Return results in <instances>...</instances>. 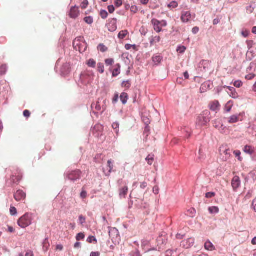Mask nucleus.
<instances>
[{"label":"nucleus","instance_id":"nucleus-18","mask_svg":"<svg viewBox=\"0 0 256 256\" xmlns=\"http://www.w3.org/2000/svg\"><path fill=\"white\" fill-rule=\"evenodd\" d=\"M234 102L232 100L228 102L225 105L224 110L226 112H230L233 106Z\"/></svg>","mask_w":256,"mask_h":256},{"label":"nucleus","instance_id":"nucleus-47","mask_svg":"<svg viewBox=\"0 0 256 256\" xmlns=\"http://www.w3.org/2000/svg\"><path fill=\"white\" fill-rule=\"evenodd\" d=\"M23 114L26 118H28L30 116V112L28 110H24Z\"/></svg>","mask_w":256,"mask_h":256},{"label":"nucleus","instance_id":"nucleus-13","mask_svg":"<svg viewBox=\"0 0 256 256\" xmlns=\"http://www.w3.org/2000/svg\"><path fill=\"white\" fill-rule=\"evenodd\" d=\"M210 108L212 111H217L220 110V105L218 100H214L210 102Z\"/></svg>","mask_w":256,"mask_h":256},{"label":"nucleus","instance_id":"nucleus-3","mask_svg":"<svg viewBox=\"0 0 256 256\" xmlns=\"http://www.w3.org/2000/svg\"><path fill=\"white\" fill-rule=\"evenodd\" d=\"M210 112L208 111L204 112L200 114L196 120L197 126L202 127L206 126L210 121Z\"/></svg>","mask_w":256,"mask_h":256},{"label":"nucleus","instance_id":"nucleus-30","mask_svg":"<svg viewBox=\"0 0 256 256\" xmlns=\"http://www.w3.org/2000/svg\"><path fill=\"white\" fill-rule=\"evenodd\" d=\"M234 154L236 157H238V160H240V161L242 160V158L240 156L241 152L240 150H234Z\"/></svg>","mask_w":256,"mask_h":256},{"label":"nucleus","instance_id":"nucleus-19","mask_svg":"<svg viewBox=\"0 0 256 256\" xmlns=\"http://www.w3.org/2000/svg\"><path fill=\"white\" fill-rule=\"evenodd\" d=\"M128 34V32L127 30H122L119 32L118 38L120 39H124Z\"/></svg>","mask_w":256,"mask_h":256},{"label":"nucleus","instance_id":"nucleus-59","mask_svg":"<svg viewBox=\"0 0 256 256\" xmlns=\"http://www.w3.org/2000/svg\"><path fill=\"white\" fill-rule=\"evenodd\" d=\"M26 256H34V254L32 251L26 252Z\"/></svg>","mask_w":256,"mask_h":256},{"label":"nucleus","instance_id":"nucleus-57","mask_svg":"<svg viewBox=\"0 0 256 256\" xmlns=\"http://www.w3.org/2000/svg\"><path fill=\"white\" fill-rule=\"evenodd\" d=\"M98 128V130H102V125L98 124L95 126L94 129Z\"/></svg>","mask_w":256,"mask_h":256},{"label":"nucleus","instance_id":"nucleus-48","mask_svg":"<svg viewBox=\"0 0 256 256\" xmlns=\"http://www.w3.org/2000/svg\"><path fill=\"white\" fill-rule=\"evenodd\" d=\"M108 10L110 14H112L114 12V10H115L114 7L112 5L109 6H108Z\"/></svg>","mask_w":256,"mask_h":256},{"label":"nucleus","instance_id":"nucleus-34","mask_svg":"<svg viewBox=\"0 0 256 256\" xmlns=\"http://www.w3.org/2000/svg\"><path fill=\"white\" fill-rule=\"evenodd\" d=\"M92 108H94L97 111H100L101 110V108L99 104V102H98L96 104H92Z\"/></svg>","mask_w":256,"mask_h":256},{"label":"nucleus","instance_id":"nucleus-45","mask_svg":"<svg viewBox=\"0 0 256 256\" xmlns=\"http://www.w3.org/2000/svg\"><path fill=\"white\" fill-rule=\"evenodd\" d=\"M108 166L109 168V172H110L113 168V165L112 164V160H108Z\"/></svg>","mask_w":256,"mask_h":256},{"label":"nucleus","instance_id":"nucleus-11","mask_svg":"<svg viewBox=\"0 0 256 256\" xmlns=\"http://www.w3.org/2000/svg\"><path fill=\"white\" fill-rule=\"evenodd\" d=\"M128 186H125L119 188V196L120 198H124L128 193Z\"/></svg>","mask_w":256,"mask_h":256},{"label":"nucleus","instance_id":"nucleus-27","mask_svg":"<svg viewBox=\"0 0 256 256\" xmlns=\"http://www.w3.org/2000/svg\"><path fill=\"white\" fill-rule=\"evenodd\" d=\"M104 68L103 64L98 63V70L100 73L102 74L104 72Z\"/></svg>","mask_w":256,"mask_h":256},{"label":"nucleus","instance_id":"nucleus-31","mask_svg":"<svg viewBox=\"0 0 256 256\" xmlns=\"http://www.w3.org/2000/svg\"><path fill=\"white\" fill-rule=\"evenodd\" d=\"M125 48L126 50H129L132 48L135 50H137L136 46L135 44L132 45L130 44H126L125 46Z\"/></svg>","mask_w":256,"mask_h":256},{"label":"nucleus","instance_id":"nucleus-64","mask_svg":"<svg viewBox=\"0 0 256 256\" xmlns=\"http://www.w3.org/2000/svg\"><path fill=\"white\" fill-rule=\"evenodd\" d=\"M132 256H140V254L138 252H134Z\"/></svg>","mask_w":256,"mask_h":256},{"label":"nucleus","instance_id":"nucleus-25","mask_svg":"<svg viewBox=\"0 0 256 256\" xmlns=\"http://www.w3.org/2000/svg\"><path fill=\"white\" fill-rule=\"evenodd\" d=\"M120 98V100H121L122 104H125L127 100H128L127 94L126 93H122L121 94Z\"/></svg>","mask_w":256,"mask_h":256},{"label":"nucleus","instance_id":"nucleus-44","mask_svg":"<svg viewBox=\"0 0 256 256\" xmlns=\"http://www.w3.org/2000/svg\"><path fill=\"white\" fill-rule=\"evenodd\" d=\"M80 196L82 198H85L87 196V192L82 188V190L81 192Z\"/></svg>","mask_w":256,"mask_h":256},{"label":"nucleus","instance_id":"nucleus-51","mask_svg":"<svg viewBox=\"0 0 256 256\" xmlns=\"http://www.w3.org/2000/svg\"><path fill=\"white\" fill-rule=\"evenodd\" d=\"M178 6V4L176 2H174V1H173L172 2H171L169 4H168V7H172V8H176V6Z\"/></svg>","mask_w":256,"mask_h":256},{"label":"nucleus","instance_id":"nucleus-52","mask_svg":"<svg viewBox=\"0 0 256 256\" xmlns=\"http://www.w3.org/2000/svg\"><path fill=\"white\" fill-rule=\"evenodd\" d=\"M199 32V28L198 26L194 27L192 30L194 34H196Z\"/></svg>","mask_w":256,"mask_h":256},{"label":"nucleus","instance_id":"nucleus-42","mask_svg":"<svg viewBox=\"0 0 256 256\" xmlns=\"http://www.w3.org/2000/svg\"><path fill=\"white\" fill-rule=\"evenodd\" d=\"M256 75L254 74H250L246 76V78L248 80H251L255 77Z\"/></svg>","mask_w":256,"mask_h":256},{"label":"nucleus","instance_id":"nucleus-54","mask_svg":"<svg viewBox=\"0 0 256 256\" xmlns=\"http://www.w3.org/2000/svg\"><path fill=\"white\" fill-rule=\"evenodd\" d=\"M148 186L147 182H142L140 184V188L144 189L145 188Z\"/></svg>","mask_w":256,"mask_h":256},{"label":"nucleus","instance_id":"nucleus-4","mask_svg":"<svg viewBox=\"0 0 256 256\" xmlns=\"http://www.w3.org/2000/svg\"><path fill=\"white\" fill-rule=\"evenodd\" d=\"M151 22L154 30L157 32H160L162 30V27H165L167 26V22L164 20L160 21L156 19L153 18Z\"/></svg>","mask_w":256,"mask_h":256},{"label":"nucleus","instance_id":"nucleus-49","mask_svg":"<svg viewBox=\"0 0 256 256\" xmlns=\"http://www.w3.org/2000/svg\"><path fill=\"white\" fill-rule=\"evenodd\" d=\"M186 50V48L184 46H182L178 47L177 50V51L178 52L180 53H183L185 52Z\"/></svg>","mask_w":256,"mask_h":256},{"label":"nucleus","instance_id":"nucleus-28","mask_svg":"<svg viewBox=\"0 0 256 256\" xmlns=\"http://www.w3.org/2000/svg\"><path fill=\"white\" fill-rule=\"evenodd\" d=\"M119 126L120 124L118 122H114L112 124V128L116 130V132L118 134L119 131Z\"/></svg>","mask_w":256,"mask_h":256},{"label":"nucleus","instance_id":"nucleus-58","mask_svg":"<svg viewBox=\"0 0 256 256\" xmlns=\"http://www.w3.org/2000/svg\"><path fill=\"white\" fill-rule=\"evenodd\" d=\"M56 248L58 250H63V246L62 245L59 244V245L56 246Z\"/></svg>","mask_w":256,"mask_h":256},{"label":"nucleus","instance_id":"nucleus-9","mask_svg":"<svg viewBox=\"0 0 256 256\" xmlns=\"http://www.w3.org/2000/svg\"><path fill=\"white\" fill-rule=\"evenodd\" d=\"M79 14L80 10L78 7L74 6L71 8L69 12V16L70 18H76L78 16Z\"/></svg>","mask_w":256,"mask_h":256},{"label":"nucleus","instance_id":"nucleus-8","mask_svg":"<svg viewBox=\"0 0 256 256\" xmlns=\"http://www.w3.org/2000/svg\"><path fill=\"white\" fill-rule=\"evenodd\" d=\"M107 28L110 32H114L116 28V19L112 18L110 20L108 23L107 24Z\"/></svg>","mask_w":256,"mask_h":256},{"label":"nucleus","instance_id":"nucleus-1","mask_svg":"<svg viewBox=\"0 0 256 256\" xmlns=\"http://www.w3.org/2000/svg\"><path fill=\"white\" fill-rule=\"evenodd\" d=\"M32 220V214L26 213L18 219V224L20 227L24 228L31 224Z\"/></svg>","mask_w":256,"mask_h":256},{"label":"nucleus","instance_id":"nucleus-33","mask_svg":"<svg viewBox=\"0 0 256 256\" xmlns=\"http://www.w3.org/2000/svg\"><path fill=\"white\" fill-rule=\"evenodd\" d=\"M105 63L106 66H112L114 63V60L112 58L106 59Z\"/></svg>","mask_w":256,"mask_h":256},{"label":"nucleus","instance_id":"nucleus-50","mask_svg":"<svg viewBox=\"0 0 256 256\" xmlns=\"http://www.w3.org/2000/svg\"><path fill=\"white\" fill-rule=\"evenodd\" d=\"M242 86V82L240 81H236L234 83V86L236 88H240Z\"/></svg>","mask_w":256,"mask_h":256},{"label":"nucleus","instance_id":"nucleus-61","mask_svg":"<svg viewBox=\"0 0 256 256\" xmlns=\"http://www.w3.org/2000/svg\"><path fill=\"white\" fill-rule=\"evenodd\" d=\"M80 246V243L79 242H77L74 244V247L75 248H78Z\"/></svg>","mask_w":256,"mask_h":256},{"label":"nucleus","instance_id":"nucleus-6","mask_svg":"<svg viewBox=\"0 0 256 256\" xmlns=\"http://www.w3.org/2000/svg\"><path fill=\"white\" fill-rule=\"evenodd\" d=\"M220 152L222 156H224L223 160L225 161L227 160L230 156V152L229 148L226 147H220Z\"/></svg>","mask_w":256,"mask_h":256},{"label":"nucleus","instance_id":"nucleus-24","mask_svg":"<svg viewBox=\"0 0 256 256\" xmlns=\"http://www.w3.org/2000/svg\"><path fill=\"white\" fill-rule=\"evenodd\" d=\"M84 20L86 23L88 24H91L94 22L93 18L90 16L84 18Z\"/></svg>","mask_w":256,"mask_h":256},{"label":"nucleus","instance_id":"nucleus-63","mask_svg":"<svg viewBox=\"0 0 256 256\" xmlns=\"http://www.w3.org/2000/svg\"><path fill=\"white\" fill-rule=\"evenodd\" d=\"M252 244L254 245L256 244V236L254 237L252 240Z\"/></svg>","mask_w":256,"mask_h":256},{"label":"nucleus","instance_id":"nucleus-46","mask_svg":"<svg viewBox=\"0 0 256 256\" xmlns=\"http://www.w3.org/2000/svg\"><path fill=\"white\" fill-rule=\"evenodd\" d=\"M250 32L248 30H244L242 32V34L244 38H246L248 36Z\"/></svg>","mask_w":256,"mask_h":256},{"label":"nucleus","instance_id":"nucleus-43","mask_svg":"<svg viewBox=\"0 0 256 256\" xmlns=\"http://www.w3.org/2000/svg\"><path fill=\"white\" fill-rule=\"evenodd\" d=\"M114 4L116 6L120 7L122 4V0H115Z\"/></svg>","mask_w":256,"mask_h":256},{"label":"nucleus","instance_id":"nucleus-2","mask_svg":"<svg viewBox=\"0 0 256 256\" xmlns=\"http://www.w3.org/2000/svg\"><path fill=\"white\" fill-rule=\"evenodd\" d=\"M86 44L84 41L83 37H78L73 42L74 48L76 50H78L80 53L84 52L86 49Z\"/></svg>","mask_w":256,"mask_h":256},{"label":"nucleus","instance_id":"nucleus-40","mask_svg":"<svg viewBox=\"0 0 256 256\" xmlns=\"http://www.w3.org/2000/svg\"><path fill=\"white\" fill-rule=\"evenodd\" d=\"M130 84L129 81H124L122 83V86L126 88H129L130 87Z\"/></svg>","mask_w":256,"mask_h":256},{"label":"nucleus","instance_id":"nucleus-41","mask_svg":"<svg viewBox=\"0 0 256 256\" xmlns=\"http://www.w3.org/2000/svg\"><path fill=\"white\" fill-rule=\"evenodd\" d=\"M88 1L84 0L81 4L80 6L82 9H84L88 6Z\"/></svg>","mask_w":256,"mask_h":256},{"label":"nucleus","instance_id":"nucleus-22","mask_svg":"<svg viewBox=\"0 0 256 256\" xmlns=\"http://www.w3.org/2000/svg\"><path fill=\"white\" fill-rule=\"evenodd\" d=\"M87 64L89 67L94 68L96 66V62L94 59H90L88 62Z\"/></svg>","mask_w":256,"mask_h":256},{"label":"nucleus","instance_id":"nucleus-21","mask_svg":"<svg viewBox=\"0 0 256 256\" xmlns=\"http://www.w3.org/2000/svg\"><path fill=\"white\" fill-rule=\"evenodd\" d=\"M210 214H218L219 212V208L217 206H211L208 208Z\"/></svg>","mask_w":256,"mask_h":256},{"label":"nucleus","instance_id":"nucleus-36","mask_svg":"<svg viewBox=\"0 0 256 256\" xmlns=\"http://www.w3.org/2000/svg\"><path fill=\"white\" fill-rule=\"evenodd\" d=\"M10 213L12 216L16 215L17 214V210L14 206H10Z\"/></svg>","mask_w":256,"mask_h":256},{"label":"nucleus","instance_id":"nucleus-29","mask_svg":"<svg viewBox=\"0 0 256 256\" xmlns=\"http://www.w3.org/2000/svg\"><path fill=\"white\" fill-rule=\"evenodd\" d=\"M100 16L103 19H106L108 16L107 12L105 10H101L100 12Z\"/></svg>","mask_w":256,"mask_h":256},{"label":"nucleus","instance_id":"nucleus-62","mask_svg":"<svg viewBox=\"0 0 256 256\" xmlns=\"http://www.w3.org/2000/svg\"><path fill=\"white\" fill-rule=\"evenodd\" d=\"M184 75L186 79H188L189 78V74L187 72H186Z\"/></svg>","mask_w":256,"mask_h":256},{"label":"nucleus","instance_id":"nucleus-26","mask_svg":"<svg viewBox=\"0 0 256 256\" xmlns=\"http://www.w3.org/2000/svg\"><path fill=\"white\" fill-rule=\"evenodd\" d=\"M7 70V66L6 64H3L0 66V75H4L6 74Z\"/></svg>","mask_w":256,"mask_h":256},{"label":"nucleus","instance_id":"nucleus-12","mask_svg":"<svg viewBox=\"0 0 256 256\" xmlns=\"http://www.w3.org/2000/svg\"><path fill=\"white\" fill-rule=\"evenodd\" d=\"M232 186L234 190H236L240 186V178L238 176H234L232 182Z\"/></svg>","mask_w":256,"mask_h":256},{"label":"nucleus","instance_id":"nucleus-32","mask_svg":"<svg viewBox=\"0 0 256 256\" xmlns=\"http://www.w3.org/2000/svg\"><path fill=\"white\" fill-rule=\"evenodd\" d=\"M162 60V58L160 56H155L153 57V61L154 63H160Z\"/></svg>","mask_w":256,"mask_h":256},{"label":"nucleus","instance_id":"nucleus-14","mask_svg":"<svg viewBox=\"0 0 256 256\" xmlns=\"http://www.w3.org/2000/svg\"><path fill=\"white\" fill-rule=\"evenodd\" d=\"M112 72V76L114 77L117 76L120 72V66L119 64H116L110 70Z\"/></svg>","mask_w":256,"mask_h":256},{"label":"nucleus","instance_id":"nucleus-23","mask_svg":"<svg viewBox=\"0 0 256 256\" xmlns=\"http://www.w3.org/2000/svg\"><path fill=\"white\" fill-rule=\"evenodd\" d=\"M146 160L147 161L148 164L152 165L154 160V155H148L146 158Z\"/></svg>","mask_w":256,"mask_h":256},{"label":"nucleus","instance_id":"nucleus-17","mask_svg":"<svg viewBox=\"0 0 256 256\" xmlns=\"http://www.w3.org/2000/svg\"><path fill=\"white\" fill-rule=\"evenodd\" d=\"M244 152L252 154L254 152V148L250 146H246L244 148Z\"/></svg>","mask_w":256,"mask_h":256},{"label":"nucleus","instance_id":"nucleus-37","mask_svg":"<svg viewBox=\"0 0 256 256\" xmlns=\"http://www.w3.org/2000/svg\"><path fill=\"white\" fill-rule=\"evenodd\" d=\"M216 196V193L214 192H209L206 194V198H209L214 197Z\"/></svg>","mask_w":256,"mask_h":256},{"label":"nucleus","instance_id":"nucleus-10","mask_svg":"<svg viewBox=\"0 0 256 256\" xmlns=\"http://www.w3.org/2000/svg\"><path fill=\"white\" fill-rule=\"evenodd\" d=\"M191 19V14L190 12H182L181 15V20L183 22H188Z\"/></svg>","mask_w":256,"mask_h":256},{"label":"nucleus","instance_id":"nucleus-7","mask_svg":"<svg viewBox=\"0 0 256 256\" xmlns=\"http://www.w3.org/2000/svg\"><path fill=\"white\" fill-rule=\"evenodd\" d=\"M26 198V194L22 190H18L14 194V198L16 200L20 202L25 200Z\"/></svg>","mask_w":256,"mask_h":256},{"label":"nucleus","instance_id":"nucleus-56","mask_svg":"<svg viewBox=\"0 0 256 256\" xmlns=\"http://www.w3.org/2000/svg\"><path fill=\"white\" fill-rule=\"evenodd\" d=\"M172 250H168L166 252V256H171L172 254Z\"/></svg>","mask_w":256,"mask_h":256},{"label":"nucleus","instance_id":"nucleus-60","mask_svg":"<svg viewBox=\"0 0 256 256\" xmlns=\"http://www.w3.org/2000/svg\"><path fill=\"white\" fill-rule=\"evenodd\" d=\"M8 231L10 232H14V230L12 227L8 226Z\"/></svg>","mask_w":256,"mask_h":256},{"label":"nucleus","instance_id":"nucleus-55","mask_svg":"<svg viewBox=\"0 0 256 256\" xmlns=\"http://www.w3.org/2000/svg\"><path fill=\"white\" fill-rule=\"evenodd\" d=\"M153 40L155 42H158L160 40V38L159 36H155Z\"/></svg>","mask_w":256,"mask_h":256},{"label":"nucleus","instance_id":"nucleus-5","mask_svg":"<svg viewBox=\"0 0 256 256\" xmlns=\"http://www.w3.org/2000/svg\"><path fill=\"white\" fill-rule=\"evenodd\" d=\"M81 171L76 170L68 172L66 176L68 180L74 182L79 180L81 177Z\"/></svg>","mask_w":256,"mask_h":256},{"label":"nucleus","instance_id":"nucleus-39","mask_svg":"<svg viewBox=\"0 0 256 256\" xmlns=\"http://www.w3.org/2000/svg\"><path fill=\"white\" fill-rule=\"evenodd\" d=\"M88 242L89 243H92L93 241L95 242H97L96 239L93 236H90L88 238Z\"/></svg>","mask_w":256,"mask_h":256},{"label":"nucleus","instance_id":"nucleus-38","mask_svg":"<svg viewBox=\"0 0 256 256\" xmlns=\"http://www.w3.org/2000/svg\"><path fill=\"white\" fill-rule=\"evenodd\" d=\"M79 222L82 225L86 222V218L83 216L80 215L79 216Z\"/></svg>","mask_w":256,"mask_h":256},{"label":"nucleus","instance_id":"nucleus-53","mask_svg":"<svg viewBox=\"0 0 256 256\" xmlns=\"http://www.w3.org/2000/svg\"><path fill=\"white\" fill-rule=\"evenodd\" d=\"M100 252H92L90 253V256H100Z\"/></svg>","mask_w":256,"mask_h":256},{"label":"nucleus","instance_id":"nucleus-20","mask_svg":"<svg viewBox=\"0 0 256 256\" xmlns=\"http://www.w3.org/2000/svg\"><path fill=\"white\" fill-rule=\"evenodd\" d=\"M98 50L102 52H106L108 48L104 44H100L98 46Z\"/></svg>","mask_w":256,"mask_h":256},{"label":"nucleus","instance_id":"nucleus-35","mask_svg":"<svg viewBox=\"0 0 256 256\" xmlns=\"http://www.w3.org/2000/svg\"><path fill=\"white\" fill-rule=\"evenodd\" d=\"M84 238V233L80 232L78 233L76 236V239L77 240H83Z\"/></svg>","mask_w":256,"mask_h":256},{"label":"nucleus","instance_id":"nucleus-15","mask_svg":"<svg viewBox=\"0 0 256 256\" xmlns=\"http://www.w3.org/2000/svg\"><path fill=\"white\" fill-rule=\"evenodd\" d=\"M241 114L238 115H233L228 118V122L230 124H234L239 121V117Z\"/></svg>","mask_w":256,"mask_h":256},{"label":"nucleus","instance_id":"nucleus-16","mask_svg":"<svg viewBox=\"0 0 256 256\" xmlns=\"http://www.w3.org/2000/svg\"><path fill=\"white\" fill-rule=\"evenodd\" d=\"M204 247L208 250L212 251L215 250L214 244L209 240L206 242L204 244Z\"/></svg>","mask_w":256,"mask_h":256}]
</instances>
